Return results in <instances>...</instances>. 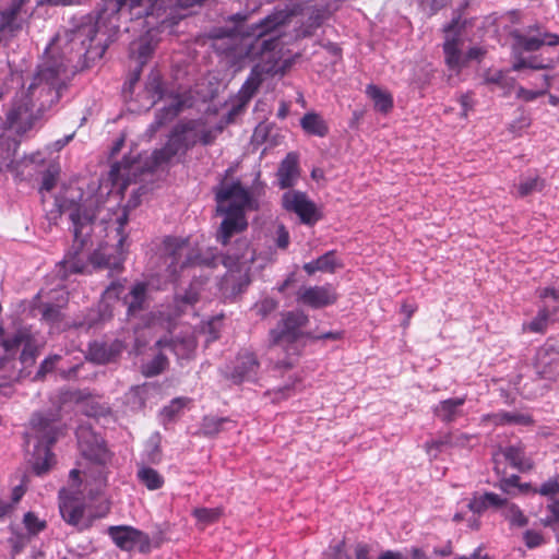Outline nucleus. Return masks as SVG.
Wrapping results in <instances>:
<instances>
[{
	"label": "nucleus",
	"instance_id": "8",
	"mask_svg": "<svg viewBox=\"0 0 559 559\" xmlns=\"http://www.w3.org/2000/svg\"><path fill=\"white\" fill-rule=\"evenodd\" d=\"M309 319L302 311H287L282 314L277 325L270 332V342L273 347L289 345L294 350V343L302 336V329Z\"/></svg>",
	"mask_w": 559,
	"mask_h": 559
},
{
	"label": "nucleus",
	"instance_id": "40",
	"mask_svg": "<svg viewBox=\"0 0 559 559\" xmlns=\"http://www.w3.org/2000/svg\"><path fill=\"white\" fill-rule=\"evenodd\" d=\"M542 80H543V88L534 91V90H527L523 86H520L516 91V97L524 102H533L536 98L547 94L548 90L551 86L552 76L545 74L542 76Z\"/></svg>",
	"mask_w": 559,
	"mask_h": 559
},
{
	"label": "nucleus",
	"instance_id": "27",
	"mask_svg": "<svg viewBox=\"0 0 559 559\" xmlns=\"http://www.w3.org/2000/svg\"><path fill=\"white\" fill-rule=\"evenodd\" d=\"M144 96L146 98V104H144L146 109H150L158 100L164 98L165 90L163 86L162 76L157 71H152L147 76L144 88Z\"/></svg>",
	"mask_w": 559,
	"mask_h": 559
},
{
	"label": "nucleus",
	"instance_id": "51",
	"mask_svg": "<svg viewBox=\"0 0 559 559\" xmlns=\"http://www.w3.org/2000/svg\"><path fill=\"white\" fill-rule=\"evenodd\" d=\"M548 319H549L548 310L545 308L540 309L538 311V314L536 316V318L528 324V329L532 332H536V333L544 332L547 326Z\"/></svg>",
	"mask_w": 559,
	"mask_h": 559
},
{
	"label": "nucleus",
	"instance_id": "41",
	"mask_svg": "<svg viewBox=\"0 0 559 559\" xmlns=\"http://www.w3.org/2000/svg\"><path fill=\"white\" fill-rule=\"evenodd\" d=\"M198 121H199L198 131H199V136H200V144H202V145L212 144L224 130L223 124H215V126L209 127L203 120L199 119Z\"/></svg>",
	"mask_w": 559,
	"mask_h": 559
},
{
	"label": "nucleus",
	"instance_id": "18",
	"mask_svg": "<svg viewBox=\"0 0 559 559\" xmlns=\"http://www.w3.org/2000/svg\"><path fill=\"white\" fill-rule=\"evenodd\" d=\"M222 215H225V218L223 219L221 227L217 231L216 238L217 241H219L222 245H227L230 240V238L243 231L247 226L248 222L246 218V214L243 213H235V212H218Z\"/></svg>",
	"mask_w": 559,
	"mask_h": 559
},
{
	"label": "nucleus",
	"instance_id": "53",
	"mask_svg": "<svg viewBox=\"0 0 559 559\" xmlns=\"http://www.w3.org/2000/svg\"><path fill=\"white\" fill-rule=\"evenodd\" d=\"M524 542L528 548H535L544 543V537L539 532L528 530L524 533Z\"/></svg>",
	"mask_w": 559,
	"mask_h": 559
},
{
	"label": "nucleus",
	"instance_id": "1",
	"mask_svg": "<svg viewBox=\"0 0 559 559\" xmlns=\"http://www.w3.org/2000/svg\"><path fill=\"white\" fill-rule=\"evenodd\" d=\"M102 20L103 14L96 20L85 16L75 27L58 33L46 48V60L25 94V98L39 100V110L59 100L68 72L74 73L82 67L81 59L90 50Z\"/></svg>",
	"mask_w": 559,
	"mask_h": 559
},
{
	"label": "nucleus",
	"instance_id": "61",
	"mask_svg": "<svg viewBox=\"0 0 559 559\" xmlns=\"http://www.w3.org/2000/svg\"><path fill=\"white\" fill-rule=\"evenodd\" d=\"M369 552L370 546L365 543H359L355 547V559H371Z\"/></svg>",
	"mask_w": 559,
	"mask_h": 559
},
{
	"label": "nucleus",
	"instance_id": "31",
	"mask_svg": "<svg viewBox=\"0 0 559 559\" xmlns=\"http://www.w3.org/2000/svg\"><path fill=\"white\" fill-rule=\"evenodd\" d=\"M504 503V499L495 492H485L480 496H474L467 507L474 514H481L489 507L500 508Z\"/></svg>",
	"mask_w": 559,
	"mask_h": 559
},
{
	"label": "nucleus",
	"instance_id": "37",
	"mask_svg": "<svg viewBox=\"0 0 559 559\" xmlns=\"http://www.w3.org/2000/svg\"><path fill=\"white\" fill-rule=\"evenodd\" d=\"M544 188V180L537 175L521 177L516 186V195L524 198L534 192H539Z\"/></svg>",
	"mask_w": 559,
	"mask_h": 559
},
{
	"label": "nucleus",
	"instance_id": "39",
	"mask_svg": "<svg viewBox=\"0 0 559 559\" xmlns=\"http://www.w3.org/2000/svg\"><path fill=\"white\" fill-rule=\"evenodd\" d=\"M502 515L512 526L524 527L528 523L522 510L516 504L508 503L506 500L502 506Z\"/></svg>",
	"mask_w": 559,
	"mask_h": 559
},
{
	"label": "nucleus",
	"instance_id": "54",
	"mask_svg": "<svg viewBox=\"0 0 559 559\" xmlns=\"http://www.w3.org/2000/svg\"><path fill=\"white\" fill-rule=\"evenodd\" d=\"M59 359H60V356H58V355H53V356L46 358L40 364L39 370L36 373V378H43L46 373L50 372L55 368V366Z\"/></svg>",
	"mask_w": 559,
	"mask_h": 559
},
{
	"label": "nucleus",
	"instance_id": "17",
	"mask_svg": "<svg viewBox=\"0 0 559 559\" xmlns=\"http://www.w3.org/2000/svg\"><path fill=\"white\" fill-rule=\"evenodd\" d=\"M536 372L540 379L556 382L559 380V353L554 348H540L536 357Z\"/></svg>",
	"mask_w": 559,
	"mask_h": 559
},
{
	"label": "nucleus",
	"instance_id": "43",
	"mask_svg": "<svg viewBox=\"0 0 559 559\" xmlns=\"http://www.w3.org/2000/svg\"><path fill=\"white\" fill-rule=\"evenodd\" d=\"M37 355L38 345L29 333L27 340H25L23 343V350L21 353L20 359L24 365L29 366L35 361Z\"/></svg>",
	"mask_w": 559,
	"mask_h": 559
},
{
	"label": "nucleus",
	"instance_id": "7",
	"mask_svg": "<svg viewBox=\"0 0 559 559\" xmlns=\"http://www.w3.org/2000/svg\"><path fill=\"white\" fill-rule=\"evenodd\" d=\"M217 212L243 213L248 210H257L258 201L252 192L239 181L222 182L215 189Z\"/></svg>",
	"mask_w": 559,
	"mask_h": 559
},
{
	"label": "nucleus",
	"instance_id": "21",
	"mask_svg": "<svg viewBox=\"0 0 559 559\" xmlns=\"http://www.w3.org/2000/svg\"><path fill=\"white\" fill-rule=\"evenodd\" d=\"M475 437L459 430L445 433L426 443L428 452L441 451L444 448H468Z\"/></svg>",
	"mask_w": 559,
	"mask_h": 559
},
{
	"label": "nucleus",
	"instance_id": "38",
	"mask_svg": "<svg viewBox=\"0 0 559 559\" xmlns=\"http://www.w3.org/2000/svg\"><path fill=\"white\" fill-rule=\"evenodd\" d=\"M231 421L226 417L205 416L202 420L199 433L204 437H214L225 429Z\"/></svg>",
	"mask_w": 559,
	"mask_h": 559
},
{
	"label": "nucleus",
	"instance_id": "56",
	"mask_svg": "<svg viewBox=\"0 0 559 559\" xmlns=\"http://www.w3.org/2000/svg\"><path fill=\"white\" fill-rule=\"evenodd\" d=\"M275 242L280 249H286L288 247L289 233L284 225L277 227Z\"/></svg>",
	"mask_w": 559,
	"mask_h": 559
},
{
	"label": "nucleus",
	"instance_id": "55",
	"mask_svg": "<svg viewBox=\"0 0 559 559\" xmlns=\"http://www.w3.org/2000/svg\"><path fill=\"white\" fill-rule=\"evenodd\" d=\"M559 491V476L544 483L538 492L543 496H552Z\"/></svg>",
	"mask_w": 559,
	"mask_h": 559
},
{
	"label": "nucleus",
	"instance_id": "10",
	"mask_svg": "<svg viewBox=\"0 0 559 559\" xmlns=\"http://www.w3.org/2000/svg\"><path fill=\"white\" fill-rule=\"evenodd\" d=\"M107 534L114 544L123 551H132L138 549L142 554L151 551L150 536L129 525L109 526Z\"/></svg>",
	"mask_w": 559,
	"mask_h": 559
},
{
	"label": "nucleus",
	"instance_id": "25",
	"mask_svg": "<svg viewBox=\"0 0 559 559\" xmlns=\"http://www.w3.org/2000/svg\"><path fill=\"white\" fill-rule=\"evenodd\" d=\"M466 399L453 397L439 402L433 408V414L443 423L451 424L463 415L462 406Z\"/></svg>",
	"mask_w": 559,
	"mask_h": 559
},
{
	"label": "nucleus",
	"instance_id": "20",
	"mask_svg": "<svg viewBox=\"0 0 559 559\" xmlns=\"http://www.w3.org/2000/svg\"><path fill=\"white\" fill-rule=\"evenodd\" d=\"M187 151L188 148L185 142L181 140L176 128H174L165 146L162 147L160 150L154 151L152 154V158L155 165H160L163 163L171 160L175 156L179 154H185Z\"/></svg>",
	"mask_w": 559,
	"mask_h": 559
},
{
	"label": "nucleus",
	"instance_id": "24",
	"mask_svg": "<svg viewBox=\"0 0 559 559\" xmlns=\"http://www.w3.org/2000/svg\"><path fill=\"white\" fill-rule=\"evenodd\" d=\"M463 44V39L459 35H455L451 38H447L443 45L445 62L451 70L456 72L466 64L465 55L462 52Z\"/></svg>",
	"mask_w": 559,
	"mask_h": 559
},
{
	"label": "nucleus",
	"instance_id": "19",
	"mask_svg": "<svg viewBox=\"0 0 559 559\" xmlns=\"http://www.w3.org/2000/svg\"><path fill=\"white\" fill-rule=\"evenodd\" d=\"M123 345L116 340L111 343L94 342L90 345L87 358L96 364L112 361L122 352Z\"/></svg>",
	"mask_w": 559,
	"mask_h": 559
},
{
	"label": "nucleus",
	"instance_id": "32",
	"mask_svg": "<svg viewBox=\"0 0 559 559\" xmlns=\"http://www.w3.org/2000/svg\"><path fill=\"white\" fill-rule=\"evenodd\" d=\"M146 299V284L136 283L130 293L124 296L123 304L128 306V312L134 313L143 309Z\"/></svg>",
	"mask_w": 559,
	"mask_h": 559
},
{
	"label": "nucleus",
	"instance_id": "33",
	"mask_svg": "<svg viewBox=\"0 0 559 559\" xmlns=\"http://www.w3.org/2000/svg\"><path fill=\"white\" fill-rule=\"evenodd\" d=\"M29 332L25 329L19 330L10 336L4 335V330L0 325V344L9 355L15 354L20 346L27 340Z\"/></svg>",
	"mask_w": 559,
	"mask_h": 559
},
{
	"label": "nucleus",
	"instance_id": "63",
	"mask_svg": "<svg viewBox=\"0 0 559 559\" xmlns=\"http://www.w3.org/2000/svg\"><path fill=\"white\" fill-rule=\"evenodd\" d=\"M59 316L60 311L52 306L46 307L43 313L44 319L50 322L58 320Z\"/></svg>",
	"mask_w": 559,
	"mask_h": 559
},
{
	"label": "nucleus",
	"instance_id": "6",
	"mask_svg": "<svg viewBox=\"0 0 559 559\" xmlns=\"http://www.w3.org/2000/svg\"><path fill=\"white\" fill-rule=\"evenodd\" d=\"M159 252L166 265L165 278L168 282L175 281L185 267L205 262L198 253L193 252L188 240L175 237L165 238Z\"/></svg>",
	"mask_w": 559,
	"mask_h": 559
},
{
	"label": "nucleus",
	"instance_id": "42",
	"mask_svg": "<svg viewBox=\"0 0 559 559\" xmlns=\"http://www.w3.org/2000/svg\"><path fill=\"white\" fill-rule=\"evenodd\" d=\"M192 514L198 522L207 525L216 522L221 518L222 510L219 508H197L193 510Z\"/></svg>",
	"mask_w": 559,
	"mask_h": 559
},
{
	"label": "nucleus",
	"instance_id": "36",
	"mask_svg": "<svg viewBox=\"0 0 559 559\" xmlns=\"http://www.w3.org/2000/svg\"><path fill=\"white\" fill-rule=\"evenodd\" d=\"M138 478L148 490H157L164 485V477L156 469L148 466L139 468Z\"/></svg>",
	"mask_w": 559,
	"mask_h": 559
},
{
	"label": "nucleus",
	"instance_id": "22",
	"mask_svg": "<svg viewBox=\"0 0 559 559\" xmlns=\"http://www.w3.org/2000/svg\"><path fill=\"white\" fill-rule=\"evenodd\" d=\"M157 0H116L114 2L112 14L128 10L136 19L142 16L150 17L154 14Z\"/></svg>",
	"mask_w": 559,
	"mask_h": 559
},
{
	"label": "nucleus",
	"instance_id": "52",
	"mask_svg": "<svg viewBox=\"0 0 559 559\" xmlns=\"http://www.w3.org/2000/svg\"><path fill=\"white\" fill-rule=\"evenodd\" d=\"M278 307V302L271 297L264 298L255 305V310L259 316L265 318Z\"/></svg>",
	"mask_w": 559,
	"mask_h": 559
},
{
	"label": "nucleus",
	"instance_id": "4",
	"mask_svg": "<svg viewBox=\"0 0 559 559\" xmlns=\"http://www.w3.org/2000/svg\"><path fill=\"white\" fill-rule=\"evenodd\" d=\"M29 425L31 432L25 435V443L31 445L35 441L34 450L38 459L34 461L33 467L37 475H41L50 467L53 457L50 447L56 442L59 429L53 418L40 413L33 415Z\"/></svg>",
	"mask_w": 559,
	"mask_h": 559
},
{
	"label": "nucleus",
	"instance_id": "34",
	"mask_svg": "<svg viewBox=\"0 0 559 559\" xmlns=\"http://www.w3.org/2000/svg\"><path fill=\"white\" fill-rule=\"evenodd\" d=\"M198 126V120H189L175 127L188 150L200 143Z\"/></svg>",
	"mask_w": 559,
	"mask_h": 559
},
{
	"label": "nucleus",
	"instance_id": "30",
	"mask_svg": "<svg viewBox=\"0 0 559 559\" xmlns=\"http://www.w3.org/2000/svg\"><path fill=\"white\" fill-rule=\"evenodd\" d=\"M300 126L302 130L310 135L323 138L329 133L328 123L321 115L314 111L305 114L300 119Z\"/></svg>",
	"mask_w": 559,
	"mask_h": 559
},
{
	"label": "nucleus",
	"instance_id": "14",
	"mask_svg": "<svg viewBox=\"0 0 559 559\" xmlns=\"http://www.w3.org/2000/svg\"><path fill=\"white\" fill-rule=\"evenodd\" d=\"M28 1L11 0L7 8L0 10V33L9 32L14 34L23 28L33 15V12L25 8Z\"/></svg>",
	"mask_w": 559,
	"mask_h": 559
},
{
	"label": "nucleus",
	"instance_id": "23",
	"mask_svg": "<svg viewBox=\"0 0 559 559\" xmlns=\"http://www.w3.org/2000/svg\"><path fill=\"white\" fill-rule=\"evenodd\" d=\"M299 177L298 156L288 153L282 160L277 170V180L281 189L292 188Z\"/></svg>",
	"mask_w": 559,
	"mask_h": 559
},
{
	"label": "nucleus",
	"instance_id": "29",
	"mask_svg": "<svg viewBox=\"0 0 559 559\" xmlns=\"http://www.w3.org/2000/svg\"><path fill=\"white\" fill-rule=\"evenodd\" d=\"M366 94L373 102L377 111L388 114L393 108V97L386 90L369 84L366 87Z\"/></svg>",
	"mask_w": 559,
	"mask_h": 559
},
{
	"label": "nucleus",
	"instance_id": "49",
	"mask_svg": "<svg viewBox=\"0 0 559 559\" xmlns=\"http://www.w3.org/2000/svg\"><path fill=\"white\" fill-rule=\"evenodd\" d=\"M519 480H520V477L516 476V475H512L511 477L509 478H503L500 480L499 483V488L508 493V495H512L514 492L515 489L520 490V491H525L527 490L528 488V485H520L519 484Z\"/></svg>",
	"mask_w": 559,
	"mask_h": 559
},
{
	"label": "nucleus",
	"instance_id": "50",
	"mask_svg": "<svg viewBox=\"0 0 559 559\" xmlns=\"http://www.w3.org/2000/svg\"><path fill=\"white\" fill-rule=\"evenodd\" d=\"M260 85V80L254 76L248 78V80L243 83L239 94L241 99L246 103L248 102L257 92Z\"/></svg>",
	"mask_w": 559,
	"mask_h": 559
},
{
	"label": "nucleus",
	"instance_id": "35",
	"mask_svg": "<svg viewBox=\"0 0 559 559\" xmlns=\"http://www.w3.org/2000/svg\"><path fill=\"white\" fill-rule=\"evenodd\" d=\"M503 455L507 461L520 471H527L532 468V462L525 456L524 450L521 445H510L503 450Z\"/></svg>",
	"mask_w": 559,
	"mask_h": 559
},
{
	"label": "nucleus",
	"instance_id": "48",
	"mask_svg": "<svg viewBox=\"0 0 559 559\" xmlns=\"http://www.w3.org/2000/svg\"><path fill=\"white\" fill-rule=\"evenodd\" d=\"M317 264L319 267V271L321 272H334L337 266H340V263L336 260L335 252L329 251L324 253L323 255L319 257L317 260Z\"/></svg>",
	"mask_w": 559,
	"mask_h": 559
},
{
	"label": "nucleus",
	"instance_id": "45",
	"mask_svg": "<svg viewBox=\"0 0 559 559\" xmlns=\"http://www.w3.org/2000/svg\"><path fill=\"white\" fill-rule=\"evenodd\" d=\"M124 292V286L120 282H114L103 293L102 305L108 307L114 301H119L121 294Z\"/></svg>",
	"mask_w": 559,
	"mask_h": 559
},
{
	"label": "nucleus",
	"instance_id": "12",
	"mask_svg": "<svg viewBox=\"0 0 559 559\" xmlns=\"http://www.w3.org/2000/svg\"><path fill=\"white\" fill-rule=\"evenodd\" d=\"M260 364L255 355L247 349L241 350L235 360L226 367L225 377L235 384L253 381L258 374Z\"/></svg>",
	"mask_w": 559,
	"mask_h": 559
},
{
	"label": "nucleus",
	"instance_id": "64",
	"mask_svg": "<svg viewBox=\"0 0 559 559\" xmlns=\"http://www.w3.org/2000/svg\"><path fill=\"white\" fill-rule=\"evenodd\" d=\"M197 300L198 294L192 290L186 292L183 296H179L177 298L178 302H182L185 305H193L197 302Z\"/></svg>",
	"mask_w": 559,
	"mask_h": 559
},
{
	"label": "nucleus",
	"instance_id": "44",
	"mask_svg": "<svg viewBox=\"0 0 559 559\" xmlns=\"http://www.w3.org/2000/svg\"><path fill=\"white\" fill-rule=\"evenodd\" d=\"M167 366V358L163 354L155 356L150 362L143 366V373L146 377H154L165 370Z\"/></svg>",
	"mask_w": 559,
	"mask_h": 559
},
{
	"label": "nucleus",
	"instance_id": "2",
	"mask_svg": "<svg viewBox=\"0 0 559 559\" xmlns=\"http://www.w3.org/2000/svg\"><path fill=\"white\" fill-rule=\"evenodd\" d=\"M93 203V200H88L83 204H75L69 209V218L72 222L74 240L71 249L57 265V275L61 280L68 278L71 274L90 273L92 267H107L115 272H120L122 269L124 261L122 247L126 240L122 230L128 223L127 210L124 209L122 214L117 218L119 225L117 231L118 235H120L117 254L112 255L107 253V248H100L90 253L88 250L85 249L88 247L92 223L96 217V213L92 209Z\"/></svg>",
	"mask_w": 559,
	"mask_h": 559
},
{
	"label": "nucleus",
	"instance_id": "9",
	"mask_svg": "<svg viewBox=\"0 0 559 559\" xmlns=\"http://www.w3.org/2000/svg\"><path fill=\"white\" fill-rule=\"evenodd\" d=\"M176 24L177 21L175 20V17L165 19L156 28L151 27L144 35H142L136 40H133L130 44V58L135 60L140 66L136 71L135 78L131 81V84L139 80L142 67L152 57L159 41L157 34L163 33L165 31L170 32Z\"/></svg>",
	"mask_w": 559,
	"mask_h": 559
},
{
	"label": "nucleus",
	"instance_id": "47",
	"mask_svg": "<svg viewBox=\"0 0 559 559\" xmlns=\"http://www.w3.org/2000/svg\"><path fill=\"white\" fill-rule=\"evenodd\" d=\"M181 108L182 102L178 97H171L169 104L162 109V115L158 117V124H162L164 120L176 117Z\"/></svg>",
	"mask_w": 559,
	"mask_h": 559
},
{
	"label": "nucleus",
	"instance_id": "5",
	"mask_svg": "<svg viewBox=\"0 0 559 559\" xmlns=\"http://www.w3.org/2000/svg\"><path fill=\"white\" fill-rule=\"evenodd\" d=\"M76 438L82 455L95 465V473L92 469L84 471L85 479L92 478L98 486L106 484L105 467L111 460L104 439L95 433L88 425H81L76 429Z\"/></svg>",
	"mask_w": 559,
	"mask_h": 559
},
{
	"label": "nucleus",
	"instance_id": "60",
	"mask_svg": "<svg viewBox=\"0 0 559 559\" xmlns=\"http://www.w3.org/2000/svg\"><path fill=\"white\" fill-rule=\"evenodd\" d=\"M86 0H43L40 3H47L55 7H72V5H81Z\"/></svg>",
	"mask_w": 559,
	"mask_h": 559
},
{
	"label": "nucleus",
	"instance_id": "11",
	"mask_svg": "<svg viewBox=\"0 0 559 559\" xmlns=\"http://www.w3.org/2000/svg\"><path fill=\"white\" fill-rule=\"evenodd\" d=\"M282 205L287 212L296 214L305 225L312 226L321 218L317 205L301 191L285 192L282 197Z\"/></svg>",
	"mask_w": 559,
	"mask_h": 559
},
{
	"label": "nucleus",
	"instance_id": "3",
	"mask_svg": "<svg viewBox=\"0 0 559 559\" xmlns=\"http://www.w3.org/2000/svg\"><path fill=\"white\" fill-rule=\"evenodd\" d=\"M285 23L281 13L272 14L260 23L248 26L243 32L246 40V57L250 60L259 59L262 71L272 72L280 59V36L277 27Z\"/></svg>",
	"mask_w": 559,
	"mask_h": 559
},
{
	"label": "nucleus",
	"instance_id": "57",
	"mask_svg": "<svg viewBox=\"0 0 559 559\" xmlns=\"http://www.w3.org/2000/svg\"><path fill=\"white\" fill-rule=\"evenodd\" d=\"M507 80V75L502 71L488 72L485 75V82L489 84H497L500 86H504Z\"/></svg>",
	"mask_w": 559,
	"mask_h": 559
},
{
	"label": "nucleus",
	"instance_id": "16",
	"mask_svg": "<svg viewBox=\"0 0 559 559\" xmlns=\"http://www.w3.org/2000/svg\"><path fill=\"white\" fill-rule=\"evenodd\" d=\"M35 119L28 102L15 100L7 114L5 123L17 134H24L33 128Z\"/></svg>",
	"mask_w": 559,
	"mask_h": 559
},
{
	"label": "nucleus",
	"instance_id": "28",
	"mask_svg": "<svg viewBox=\"0 0 559 559\" xmlns=\"http://www.w3.org/2000/svg\"><path fill=\"white\" fill-rule=\"evenodd\" d=\"M485 421H490L496 426L499 425H523L527 426L533 423L530 415L522 413H510V412H498L495 414H488L483 416L481 419Z\"/></svg>",
	"mask_w": 559,
	"mask_h": 559
},
{
	"label": "nucleus",
	"instance_id": "62",
	"mask_svg": "<svg viewBox=\"0 0 559 559\" xmlns=\"http://www.w3.org/2000/svg\"><path fill=\"white\" fill-rule=\"evenodd\" d=\"M56 176L50 171L46 173L43 177L40 190L50 191L56 186Z\"/></svg>",
	"mask_w": 559,
	"mask_h": 559
},
{
	"label": "nucleus",
	"instance_id": "15",
	"mask_svg": "<svg viewBox=\"0 0 559 559\" xmlns=\"http://www.w3.org/2000/svg\"><path fill=\"white\" fill-rule=\"evenodd\" d=\"M59 509L62 519L70 525L79 530H85L91 525L90 521H84L85 502L75 495H68L66 491L60 492Z\"/></svg>",
	"mask_w": 559,
	"mask_h": 559
},
{
	"label": "nucleus",
	"instance_id": "46",
	"mask_svg": "<svg viewBox=\"0 0 559 559\" xmlns=\"http://www.w3.org/2000/svg\"><path fill=\"white\" fill-rule=\"evenodd\" d=\"M23 523L29 535H37L46 527V522L40 520L33 512H27L24 515Z\"/></svg>",
	"mask_w": 559,
	"mask_h": 559
},
{
	"label": "nucleus",
	"instance_id": "59",
	"mask_svg": "<svg viewBox=\"0 0 559 559\" xmlns=\"http://www.w3.org/2000/svg\"><path fill=\"white\" fill-rule=\"evenodd\" d=\"M174 352L176 355H179V347H182L183 350L188 354L192 353L195 348V341L192 337H188L187 340L182 341L181 343H174L173 345Z\"/></svg>",
	"mask_w": 559,
	"mask_h": 559
},
{
	"label": "nucleus",
	"instance_id": "26",
	"mask_svg": "<svg viewBox=\"0 0 559 559\" xmlns=\"http://www.w3.org/2000/svg\"><path fill=\"white\" fill-rule=\"evenodd\" d=\"M513 37L516 44L525 51H536L544 45L556 46L559 44V36L547 32L540 36H526L514 32Z\"/></svg>",
	"mask_w": 559,
	"mask_h": 559
},
{
	"label": "nucleus",
	"instance_id": "58",
	"mask_svg": "<svg viewBox=\"0 0 559 559\" xmlns=\"http://www.w3.org/2000/svg\"><path fill=\"white\" fill-rule=\"evenodd\" d=\"M550 515L543 520L544 525L548 526L555 522H559V502H554L548 506Z\"/></svg>",
	"mask_w": 559,
	"mask_h": 559
},
{
	"label": "nucleus",
	"instance_id": "13",
	"mask_svg": "<svg viewBox=\"0 0 559 559\" xmlns=\"http://www.w3.org/2000/svg\"><path fill=\"white\" fill-rule=\"evenodd\" d=\"M298 304L320 309L336 302L337 294L331 284L322 286H301L296 293Z\"/></svg>",
	"mask_w": 559,
	"mask_h": 559
}]
</instances>
